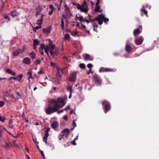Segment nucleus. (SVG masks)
<instances>
[{
	"mask_svg": "<svg viewBox=\"0 0 159 159\" xmlns=\"http://www.w3.org/2000/svg\"><path fill=\"white\" fill-rule=\"evenodd\" d=\"M59 105L55 103V105L51 101L49 103L48 107L47 108L46 112L48 115H50L52 113L57 111L58 108L57 107Z\"/></svg>",
	"mask_w": 159,
	"mask_h": 159,
	"instance_id": "obj_1",
	"label": "nucleus"
},
{
	"mask_svg": "<svg viewBox=\"0 0 159 159\" xmlns=\"http://www.w3.org/2000/svg\"><path fill=\"white\" fill-rule=\"evenodd\" d=\"M51 101L54 105L56 103L57 105H59L58 107H57L58 108L62 107L65 104L64 100L63 98H58L57 100L52 99L51 100Z\"/></svg>",
	"mask_w": 159,
	"mask_h": 159,
	"instance_id": "obj_2",
	"label": "nucleus"
},
{
	"mask_svg": "<svg viewBox=\"0 0 159 159\" xmlns=\"http://www.w3.org/2000/svg\"><path fill=\"white\" fill-rule=\"evenodd\" d=\"M98 17L99 19L98 23L100 25H101L102 24V21H103L106 24H107L109 21L108 18L105 17V15L102 13L98 15Z\"/></svg>",
	"mask_w": 159,
	"mask_h": 159,
	"instance_id": "obj_3",
	"label": "nucleus"
},
{
	"mask_svg": "<svg viewBox=\"0 0 159 159\" xmlns=\"http://www.w3.org/2000/svg\"><path fill=\"white\" fill-rule=\"evenodd\" d=\"M102 105L104 106V111L105 113L109 111L111 108L110 103L107 100H104L102 102Z\"/></svg>",
	"mask_w": 159,
	"mask_h": 159,
	"instance_id": "obj_4",
	"label": "nucleus"
},
{
	"mask_svg": "<svg viewBox=\"0 0 159 159\" xmlns=\"http://www.w3.org/2000/svg\"><path fill=\"white\" fill-rule=\"evenodd\" d=\"M26 46L24 45L23 46L22 48H19L17 50L14 51L12 53V55L14 57H16L19 55L20 53H22L25 50Z\"/></svg>",
	"mask_w": 159,
	"mask_h": 159,
	"instance_id": "obj_5",
	"label": "nucleus"
},
{
	"mask_svg": "<svg viewBox=\"0 0 159 159\" xmlns=\"http://www.w3.org/2000/svg\"><path fill=\"white\" fill-rule=\"evenodd\" d=\"M77 72H73L70 73L68 77V80L70 82H74L76 78Z\"/></svg>",
	"mask_w": 159,
	"mask_h": 159,
	"instance_id": "obj_6",
	"label": "nucleus"
},
{
	"mask_svg": "<svg viewBox=\"0 0 159 159\" xmlns=\"http://www.w3.org/2000/svg\"><path fill=\"white\" fill-rule=\"evenodd\" d=\"M93 78L95 80V82L98 84L99 85L101 84L102 80L98 75L96 74H95L93 75Z\"/></svg>",
	"mask_w": 159,
	"mask_h": 159,
	"instance_id": "obj_7",
	"label": "nucleus"
},
{
	"mask_svg": "<svg viewBox=\"0 0 159 159\" xmlns=\"http://www.w3.org/2000/svg\"><path fill=\"white\" fill-rule=\"evenodd\" d=\"M69 134V129H65L63 130L61 134L59 136V137L60 136L63 137L65 136L66 138H67Z\"/></svg>",
	"mask_w": 159,
	"mask_h": 159,
	"instance_id": "obj_8",
	"label": "nucleus"
},
{
	"mask_svg": "<svg viewBox=\"0 0 159 159\" xmlns=\"http://www.w3.org/2000/svg\"><path fill=\"white\" fill-rule=\"evenodd\" d=\"M45 48L49 51L50 54H53L52 51L54 49L55 47L52 43H50L48 45L46 46Z\"/></svg>",
	"mask_w": 159,
	"mask_h": 159,
	"instance_id": "obj_9",
	"label": "nucleus"
},
{
	"mask_svg": "<svg viewBox=\"0 0 159 159\" xmlns=\"http://www.w3.org/2000/svg\"><path fill=\"white\" fill-rule=\"evenodd\" d=\"M143 40V37L142 36H140L139 37L135 39L134 42L137 45H139L142 44Z\"/></svg>",
	"mask_w": 159,
	"mask_h": 159,
	"instance_id": "obj_10",
	"label": "nucleus"
},
{
	"mask_svg": "<svg viewBox=\"0 0 159 159\" xmlns=\"http://www.w3.org/2000/svg\"><path fill=\"white\" fill-rule=\"evenodd\" d=\"M142 31V26H140L139 28L134 30L133 32V34L134 36H136L139 35Z\"/></svg>",
	"mask_w": 159,
	"mask_h": 159,
	"instance_id": "obj_11",
	"label": "nucleus"
},
{
	"mask_svg": "<svg viewBox=\"0 0 159 159\" xmlns=\"http://www.w3.org/2000/svg\"><path fill=\"white\" fill-rule=\"evenodd\" d=\"M113 69L107 68H105L104 67H101L99 70V72L101 73L102 72H109L113 71Z\"/></svg>",
	"mask_w": 159,
	"mask_h": 159,
	"instance_id": "obj_12",
	"label": "nucleus"
},
{
	"mask_svg": "<svg viewBox=\"0 0 159 159\" xmlns=\"http://www.w3.org/2000/svg\"><path fill=\"white\" fill-rule=\"evenodd\" d=\"M51 30V26H49L46 28L43 29V31L44 33L46 34L49 33Z\"/></svg>",
	"mask_w": 159,
	"mask_h": 159,
	"instance_id": "obj_13",
	"label": "nucleus"
},
{
	"mask_svg": "<svg viewBox=\"0 0 159 159\" xmlns=\"http://www.w3.org/2000/svg\"><path fill=\"white\" fill-rule=\"evenodd\" d=\"M23 62L27 65H29L31 63V60L28 57H25L23 59Z\"/></svg>",
	"mask_w": 159,
	"mask_h": 159,
	"instance_id": "obj_14",
	"label": "nucleus"
},
{
	"mask_svg": "<svg viewBox=\"0 0 159 159\" xmlns=\"http://www.w3.org/2000/svg\"><path fill=\"white\" fill-rule=\"evenodd\" d=\"M99 20V18L98 17V16L95 17V19L93 20H91V19H89V20H88L87 19H85L84 20L85 22H87V23H89L90 22H94V21L95 20H97L98 22V20Z\"/></svg>",
	"mask_w": 159,
	"mask_h": 159,
	"instance_id": "obj_15",
	"label": "nucleus"
},
{
	"mask_svg": "<svg viewBox=\"0 0 159 159\" xmlns=\"http://www.w3.org/2000/svg\"><path fill=\"white\" fill-rule=\"evenodd\" d=\"M84 59L85 61L93 60V57L90 56L89 54H86L84 57Z\"/></svg>",
	"mask_w": 159,
	"mask_h": 159,
	"instance_id": "obj_16",
	"label": "nucleus"
},
{
	"mask_svg": "<svg viewBox=\"0 0 159 159\" xmlns=\"http://www.w3.org/2000/svg\"><path fill=\"white\" fill-rule=\"evenodd\" d=\"M6 72L8 74H11L13 76H14L16 75V73L11 70L9 69H7L6 70Z\"/></svg>",
	"mask_w": 159,
	"mask_h": 159,
	"instance_id": "obj_17",
	"label": "nucleus"
},
{
	"mask_svg": "<svg viewBox=\"0 0 159 159\" xmlns=\"http://www.w3.org/2000/svg\"><path fill=\"white\" fill-rule=\"evenodd\" d=\"M58 126V123L57 121L53 122L51 125V126L53 129H55L57 128Z\"/></svg>",
	"mask_w": 159,
	"mask_h": 159,
	"instance_id": "obj_18",
	"label": "nucleus"
},
{
	"mask_svg": "<svg viewBox=\"0 0 159 159\" xmlns=\"http://www.w3.org/2000/svg\"><path fill=\"white\" fill-rule=\"evenodd\" d=\"M125 50L128 52H130L132 50V48L130 45L126 44L125 47Z\"/></svg>",
	"mask_w": 159,
	"mask_h": 159,
	"instance_id": "obj_19",
	"label": "nucleus"
},
{
	"mask_svg": "<svg viewBox=\"0 0 159 159\" xmlns=\"http://www.w3.org/2000/svg\"><path fill=\"white\" fill-rule=\"evenodd\" d=\"M95 11H98L99 13L102 12V10H100V6L99 5H97V6L95 5Z\"/></svg>",
	"mask_w": 159,
	"mask_h": 159,
	"instance_id": "obj_20",
	"label": "nucleus"
},
{
	"mask_svg": "<svg viewBox=\"0 0 159 159\" xmlns=\"http://www.w3.org/2000/svg\"><path fill=\"white\" fill-rule=\"evenodd\" d=\"M28 55L30 56L32 59H34L35 57L36 54L34 52H31Z\"/></svg>",
	"mask_w": 159,
	"mask_h": 159,
	"instance_id": "obj_21",
	"label": "nucleus"
},
{
	"mask_svg": "<svg viewBox=\"0 0 159 159\" xmlns=\"http://www.w3.org/2000/svg\"><path fill=\"white\" fill-rule=\"evenodd\" d=\"M23 77V74H20L17 75L16 77V80H17L19 81H20Z\"/></svg>",
	"mask_w": 159,
	"mask_h": 159,
	"instance_id": "obj_22",
	"label": "nucleus"
},
{
	"mask_svg": "<svg viewBox=\"0 0 159 159\" xmlns=\"http://www.w3.org/2000/svg\"><path fill=\"white\" fill-rule=\"evenodd\" d=\"M64 7L65 8V11L67 14L71 12L70 11L66 4L65 5Z\"/></svg>",
	"mask_w": 159,
	"mask_h": 159,
	"instance_id": "obj_23",
	"label": "nucleus"
},
{
	"mask_svg": "<svg viewBox=\"0 0 159 159\" xmlns=\"http://www.w3.org/2000/svg\"><path fill=\"white\" fill-rule=\"evenodd\" d=\"M52 52L53 53L52 54H51L52 56H53L55 55H57V54L58 53V51L57 49H55L54 50H53L52 51Z\"/></svg>",
	"mask_w": 159,
	"mask_h": 159,
	"instance_id": "obj_24",
	"label": "nucleus"
},
{
	"mask_svg": "<svg viewBox=\"0 0 159 159\" xmlns=\"http://www.w3.org/2000/svg\"><path fill=\"white\" fill-rule=\"evenodd\" d=\"M27 74L29 75L28 77L29 79L33 78V77L32 76V72L31 70H29L27 72Z\"/></svg>",
	"mask_w": 159,
	"mask_h": 159,
	"instance_id": "obj_25",
	"label": "nucleus"
},
{
	"mask_svg": "<svg viewBox=\"0 0 159 159\" xmlns=\"http://www.w3.org/2000/svg\"><path fill=\"white\" fill-rule=\"evenodd\" d=\"M141 11L143 13H144V14L146 16H147L148 15H147L148 11L145 9H143V8L141 10Z\"/></svg>",
	"mask_w": 159,
	"mask_h": 159,
	"instance_id": "obj_26",
	"label": "nucleus"
},
{
	"mask_svg": "<svg viewBox=\"0 0 159 159\" xmlns=\"http://www.w3.org/2000/svg\"><path fill=\"white\" fill-rule=\"evenodd\" d=\"M43 21V19H40L38 20L37 21V24L40 25H41L42 24V22Z\"/></svg>",
	"mask_w": 159,
	"mask_h": 159,
	"instance_id": "obj_27",
	"label": "nucleus"
},
{
	"mask_svg": "<svg viewBox=\"0 0 159 159\" xmlns=\"http://www.w3.org/2000/svg\"><path fill=\"white\" fill-rule=\"evenodd\" d=\"M39 43V41L37 39H35L33 41V44L35 45H37Z\"/></svg>",
	"mask_w": 159,
	"mask_h": 159,
	"instance_id": "obj_28",
	"label": "nucleus"
},
{
	"mask_svg": "<svg viewBox=\"0 0 159 159\" xmlns=\"http://www.w3.org/2000/svg\"><path fill=\"white\" fill-rule=\"evenodd\" d=\"M41 61V60L40 58L37 59L34 62V64L35 65H37L40 63Z\"/></svg>",
	"mask_w": 159,
	"mask_h": 159,
	"instance_id": "obj_29",
	"label": "nucleus"
},
{
	"mask_svg": "<svg viewBox=\"0 0 159 159\" xmlns=\"http://www.w3.org/2000/svg\"><path fill=\"white\" fill-rule=\"evenodd\" d=\"M3 140L5 142V145L4 146V147L6 148H8L9 147V144L4 139H3Z\"/></svg>",
	"mask_w": 159,
	"mask_h": 159,
	"instance_id": "obj_30",
	"label": "nucleus"
},
{
	"mask_svg": "<svg viewBox=\"0 0 159 159\" xmlns=\"http://www.w3.org/2000/svg\"><path fill=\"white\" fill-rule=\"evenodd\" d=\"M81 69H84L85 68V66L84 64L83 63H81L79 65Z\"/></svg>",
	"mask_w": 159,
	"mask_h": 159,
	"instance_id": "obj_31",
	"label": "nucleus"
},
{
	"mask_svg": "<svg viewBox=\"0 0 159 159\" xmlns=\"http://www.w3.org/2000/svg\"><path fill=\"white\" fill-rule=\"evenodd\" d=\"M67 90L70 92V93H72V86H69L67 88Z\"/></svg>",
	"mask_w": 159,
	"mask_h": 159,
	"instance_id": "obj_32",
	"label": "nucleus"
},
{
	"mask_svg": "<svg viewBox=\"0 0 159 159\" xmlns=\"http://www.w3.org/2000/svg\"><path fill=\"white\" fill-rule=\"evenodd\" d=\"M56 75L57 77H60L61 76V74L60 73V71H59V70H58V71L56 73Z\"/></svg>",
	"mask_w": 159,
	"mask_h": 159,
	"instance_id": "obj_33",
	"label": "nucleus"
},
{
	"mask_svg": "<svg viewBox=\"0 0 159 159\" xmlns=\"http://www.w3.org/2000/svg\"><path fill=\"white\" fill-rule=\"evenodd\" d=\"M65 39H66L69 40L70 39V36L68 34H66L65 36Z\"/></svg>",
	"mask_w": 159,
	"mask_h": 159,
	"instance_id": "obj_34",
	"label": "nucleus"
},
{
	"mask_svg": "<svg viewBox=\"0 0 159 159\" xmlns=\"http://www.w3.org/2000/svg\"><path fill=\"white\" fill-rule=\"evenodd\" d=\"M77 8L78 9L80 10H81L82 9V7L81 5H80L79 4L77 3Z\"/></svg>",
	"mask_w": 159,
	"mask_h": 159,
	"instance_id": "obj_35",
	"label": "nucleus"
},
{
	"mask_svg": "<svg viewBox=\"0 0 159 159\" xmlns=\"http://www.w3.org/2000/svg\"><path fill=\"white\" fill-rule=\"evenodd\" d=\"M61 28L62 30H64V21H61Z\"/></svg>",
	"mask_w": 159,
	"mask_h": 159,
	"instance_id": "obj_36",
	"label": "nucleus"
},
{
	"mask_svg": "<svg viewBox=\"0 0 159 159\" xmlns=\"http://www.w3.org/2000/svg\"><path fill=\"white\" fill-rule=\"evenodd\" d=\"M5 129V130L6 129L4 128H3L2 126H0V133H2L3 130Z\"/></svg>",
	"mask_w": 159,
	"mask_h": 159,
	"instance_id": "obj_37",
	"label": "nucleus"
},
{
	"mask_svg": "<svg viewBox=\"0 0 159 159\" xmlns=\"http://www.w3.org/2000/svg\"><path fill=\"white\" fill-rule=\"evenodd\" d=\"M81 11L83 12H85V13H87L88 10L86 8H84V9H83L82 8V9L80 10Z\"/></svg>",
	"mask_w": 159,
	"mask_h": 159,
	"instance_id": "obj_38",
	"label": "nucleus"
},
{
	"mask_svg": "<svg viewBox=\"0 0 159 159\" xmlns=\"http://www.w3.org/2000/svg\"><path fill=\"white\" fill-rule=\"evenodd\" d=\"M5 120V118L4 117H2L0 116V120L2 122H3Z\"/></svg>",
	"mask_w": 159,
	"mask_h": 159,
	"instance_id": "obj_39",
	"label": "nucleus"
},
{
	"mask_svg": "<svg viewBox=\"0 0 159 159\" xmlns=\"http://www.w3.org/2000/svg\"><path fill=\"white\" fill-rule=\"evenodd\" d=\"M87 66L89 68L91 69V68L93 67V66L92 64L89 63L87 65Z\"/></svg>",
	"mask_w": 159,
	"mask_h": 159,
	"instance_id": "obj_40",
	"label": "nucleus"
},
{
	"mask_svg": "<svg viewBox=\"0 0 159 159\" xmlns=\"http://www.w3.org/2000/svg\"><path fill=\"white\" fill-rule=\"evenodd\" d=\"M5 104L4 102L3 101H0V107H2Z\"/></svg>",
	"mask_w": 159,
	"mask_h": 159,
	"instance_id": "obj_41",
	"label": "nucleus"
},
{
	"mask_svg": "<svg viewBox=\"0 0 159 159\" xmlns=\"http://www.w3.org/2000/svg\"><path fill=\"white\" fill-rule=\"evenodd\" d=\"M47 138L45 137H44L43 138V141L45 142V143L46 144H47Z\"/></svg>",
	"mask_w": 159,
	"mask_h": 159,
	"instance_id": "obj_42",
	"label": "nucleus"
},
{
	"mask_svg": "<svg viewBox=\"0 0 159 159\" xmlns=\"http://www.w3.org/2000/svg\"><path fill=\"white\" fill-rule=\"evenodd\" d=\"M71 33L72 35L74 36H75L77 34V33L76 32H71Z\"/></svg>",
	"mask_w": 159,
	"mask_h": 159,
	"instance_id": "obj_43",
	"label": "nucleus"
},
{
	"mask_svg": "<svg viewBox=\"0 0 159 159\" xmlns=\"http://www.w3.org/2000/svg\"><path fill=\"white\" fill-rule=\"evenodd\" d=\"M44 44L43 43H41L40 45V48L42 50H43V49H44Z\"/></svg>",
	"mask_w": 159,
	"mask_h": 159,
	"instance_id": "obj_44",
	"label": "nucleus"
},
{
	"mask_svg": "<svg viewBox=\"0 0 159 159\" xmlns=\"http://www.w3.org/2000/svg\"><path fill=\"white\" fill-rule=\"evenodd\" d=\"M93 29H97L98 27V25L97 24H93Z\"/></svg>",
	"mask_w": 159,
	"mask_h": 159,
	"instance_id": "obj_45",
	"label": "nucleus"
},
{
	"mask_svg": "<svg viewBox=\"0 0 159 159\" xmlns=\"http://www.w3.org/2000/svg\"><path fill=\"white\" fill-rule=\"evenodd\" d=\"M70 106L69 105H68L67 106H66L65 108L63 109L64 111H66L67 109H70Z\"/></svg>",
	"mask_w": 159,
	"mask_h": 159,
	"instance_id": "obj_46",
	"label": "nucleus"
},
{
	"mask_svg": "<svg viewBox=\"0 0 159 159\" xmlns=\"http://www.w3.org/2000/svg\"><path fill=\"white\" fill-rule=\"evenodd\" d=\"M16 80V77L11 76V77H10L9 78V80Z\"/></svg>",
	"mask_w": 159,
	"mask_h": 159,
	"instance_id": "obj_47",
	"label": "nucleus"
},
{
	"mask_svg": "<svg viewBox=\"0 0 159 159\" xmlns=\"http://www.w3.org/2000/svg\"><path fill=\"white\" fill-rule=\"evenodd\" d=\"M79 20L80 21H84V19L81 16L79 17Z\"/></svg>",
	"mask_w": 159,
	"mask_h": 159,
	"instance_id": "obj_48",
	"label": "nucleus"
},
{
	"mask_svg": "<svg viewBox=\"0 0 159 159\" xmlns=\"http://www.w3.org/2000/svg\"><path fill=\"white\" fill-rule=\"evenodd\" d=\"M49 7L50 9H51L52 10H53L54 9V8L53 6L52 5L50 4L49 5Z\"/></svg>",
	"mask_w": 159,
	"mask_h": 159,
	"instance_id": "obj_49",
	"label": "nucleus"
},
{
	"mask_svg": "<svg viewBox=\"0 0 159 159\" xmlns=\"http://www.w3.org/2000/svg\"><path fill=\"white\" fill-rule=\"evenodd\" d=\"M42 27L41 25H40L39 26H36L35 27V30H34V31H36V30H37L40 28H41Z\"/></svg>",
	"mask_w": 159,
	"mask_h": 159,
	"instance_id": "obj_50",
	"label": "nucleus"
},
{
	"mask_svg": "<svg viewBox=\"0 0 159 159\" xmlns=\"http://www.w3.org/2000/svg\"><path fill=\"white\" fill-rule=\"evenodd\" d=\"M4 19H7L8 21H9L10 20V19L9 17L7 16H4Z\"/></svg>",
	"mask_w": 159,
	"mask_h": 159,
	"instance_id": "obj_51",
	"label": "nucleus"
},
{
	"mask_svg": "<svg viewBox=\"0 0 159 159\" xmlns=\"http://www.w3.org/2000/svg\"><path fill=\"white\" fill-rule=\"evenodd\" d=\"M75 120H74L72 123V125L73 126H74V128L76 126V124L75 122Z\"/></svg>",
	"mask_w": 159,
	"mask_h": 159,
	"instance_id": "obj_52",
	"label": "nucleus"
},
{
	"mask_svg": "<svg viewBox=\"0 0 159 159\" xmlns=\"http://www.w3.org/2000/svg\"><path fill=\"white\" fill-rule=\"evenodd\" d=\"M11 16L13 17H15L16 16H17L16 14H15V13H11Z\"/></svg>",
	"mask_w": 159,
	"mask_h": 159,
	"instance_id": "obj_53",
	"label": "nucleus"
},
{
	"mask_svg": "<svg viewBox=\"0 0 159 159\" xmlns=\"http://www.w3.org/2000/svg\"><path fill=\"white\" fill-rule=\"evenodd\" d=\"M71 143L72 144L74 145H76V143L75 142V140H74L71 142Z\"/></svg>",
	"mask_w": 159,
	"mask_h": 159,
	"instance_id": "obj_54",
	"label": "nucleus"
},
{
	"mask_svg": "<svg viewBox=\"0 0 159 159\" xmlns=\"http://www.w3.org/2000/svg\"><path fill=\"white\" fill-rule=\"evenodd\" d=\"M64 111V110H63V109L61 110H60L59 111H57V113L58 114H60V113H62V112L63 111Z\"/></svg>",
	"mask_w": 159,
	"mask_h": 159,
	"instance_id": "obj_55",
	"label": "nucleus"
},
{
	"mask_svg": "<svg viewBox=\"0 0 159 159\" xmlns=\"http://www.w3.org/2000/svg\"><path fill=\"white\" fill-rule=\"evenodd\" d=\"M40 152H41V154L42 156L43 157H45V156H44L43 151H41V150H40Z\"/></svg>",
	"mask_w": 159,
	"mask_h": 159,
	"instance_id": "obj_56",
	"label": "nucleus"
},
{
	"mask_svg": "<svg viewBox=\"0 0 159 159\" xmlns=\"http://www.w3.org/2000/svg\"><path fill=\"white\" fill-rule=\"evenodd\" d=\"M40 11H38L36 12L35 15V16L36 17H37V16H38V15H39V14H40Z\"/></svg>",
	"mask_w": 159,
	"mask_h": 159,
	"instance_id": "obj_57",
	"label": "nucleus"
},
{
	"mask_svg": "<svg viewBox=\"0 0 159 159\" xmlns=\"http://www.w3.org/2000/svg\"><path fill=\"white\" fill-rule=\"evenodd\" d=\"M46 134H45L44 137H46L47 138H48V136H49V134L48 133L45 132Z\"/></svg>",
	"mask_w": 159,
	"mask_h": 159,
	"instance_id": "obj_58",
	"label": "nucleus"
},
{
	"mask_svg": "<svg viewBox=\"0 0 159 159\" xmlns=\"http://www.w3.org/2000/svg\"><path fill=\"white\" fill-rule=\"evenodd\" d=\"M53 10H51V11H50L48 13L49 15H51L53 12Z\"/></svg>",
	"mask_w": 159,
	"mask_h": 159,
	"instance_id": "obj_59",
	"label": "nucleus"
},
{
	"mask_svg": "<svg viewBox=\"0 0 159 159\" xmlns=\"http://www.w3.org/2000/svg\"><path fill=\"white\" fill-rule=\"evenodd\" d=\"M63 118V119L66 120H68V119L67 118V116H64Z\"/></svg>",
	"mask_w": 159,
	"mask_h": 159,
	"instance_id": "obj_60",
	"label": "nucleus"
},
{
	"mask_svg": "<svg viewBox=\"0 0 159 159\" xmlns=\"http://www.w3.org/2000/svg\"><path fill=\"white\" fill-rule=\"evenodd\" d=\"M81 25L83 28H84L85 29H86V26L84 25H83L82 23H81Z\"/></svg>",
	"mask_w": 159,
	"mask_h": 159,
	"instance_id": "obj_61",
	"label": "nucleus"
},
{
	"mask_svg": "<svg viewBox=\"0 0 159 159\" xmlns=\"http://www.w3.org/2000/svg\"><path fill=\"white\" fill-rule=\"evenodd\" d=\"M86 4V2L85 0H84L83 3L82 4V6L83 7H85V5Z\"/></svg>",
	"mask_w": 159,
	"mask_h": 159,
	"instance_id": "obj_62",
	"label": "nucleus"
},
{
	"mask_svg": "<svg viewBox=\"0 0 159 159\" xmlns=\"http://www.w3.org/2000/svg\"><path fill=\"white\" fill-rule=\"evenodd\" d=\"M50 128H48L47 130L45 131V132L48 133V132L50 131Z\"/></svg>",
	"mask_w": 159,
	"mask_h": 159,
	"instance_id": "obj_63",
	"label": "nucleus"
},
{
	"mask_svg": "<svg viewBox=\"0 0 159 159\" xmlns=\"http://www.w3.org/2000/svg\"><path fill=\"white\" fill-rule=\"evenodd\" d=\"M38 73L39 74H43L44 73L41 70H40L38 72Z\"/></svg>",
	"mask_w": 159,
	"mask_h": 159,
	"instance_id": "obj_64",
	"label": "nucleus"
}]
</instances>
